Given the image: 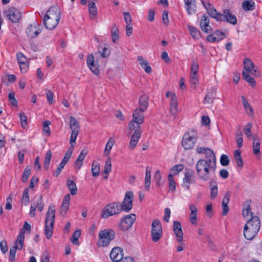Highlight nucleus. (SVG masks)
I'll list each match as a JSON object with an SVG mask.
<instances>
[{"label": "nucleus", "instance_id": "obj_1", "mask_svg": "<svg viewBox=\"0 0 262 262\" xmlns=\"http://www.w3.org/2000/svg\"><path fill=\"white\" fill-rule=\"evenodd\" d=\"M216 169L215 158L201 159L196 163V174L199 179L203 182L214 179Z\"/></svg>", "mask_w": 262, "mask_h": 262}, {"label": "nucleus", "instance_id": "obj_2", "mask_svg": "<svg viewBox=\"0 0 262 262\" xmlns=\"http://www.w3.org/2000/svg\"><path fill=\"white\" fill-rule=\"evenodd\" d=\"M201 2L207 13L216 21H226L233 25H235L237 24V18L230 9H225L222 13H220L216 11L208 0H201Z\"/></svg>", "mask_w": 262, "mask_h": 262}, {"label": "nucleus", "instance_id": "obj_3", "mask_svg": "<svg viewBox=\"0 0 262 262\" xmlns=\"http://www.w3.org/2000/svg\"><path fill=\"white\" fill-rule=\"evenodd\" d=\"M60 18V11L56 7H51L47 11L43 19L45 27L53 30L57 27Z\"/></svg>", "mask_w": 262, "mask_h": 262}, {"label": "nucleus", "instance_id": "obj_4", "mask_svg": "<svg viewBox=\"0 0 262 262\" xmlns=\"http://www.w3.org/2000/svg\"><path fill=\"white\" fill-rule=\"evenodd\" d=\"M260 227L259 217L255 216L249 219L244 227V235L248 240L252 239L257 234Z\"/></svg>", "mask_w": 262, "mask_h": 262}, {"label": "nucleus", "instance_id": "obj_5", "mask_svg": "<svg viewBox=\"0 0 262 262\" xmlns=\"http://www.w3.org/2000/svg\"><path fill=\"white\" fill-rule=\"evenodd\" d=\"M55 217V206H50L46 216L45 228V234L48 239H50L52 236Z\"/></svg>", "mask_w": 262, "mask_h": 262}, {"label": "nucleus", "instance_id": "obj_6", "mask_svg": "<svg viewBox=\"0 0 262 262\" xmlns=\"http://www.w3.org/2000/svg\"><path fill=\"white\" fill-rule=\"evenodd\" d=\"M197 139L196 131L194 129L188 130L183 135L181 145L185 150H190L194 146Z\"/></svg>", "mask_w": 262, "mask_h": 262}, {"label": "nucleus", "instance_id": "obj_7", "mask_svg": "<svg viewBox=\"0 0 262 262\" xmlns=\"http://www.w3.org/2000/svg\"><path fill=\"white\" fill-rule=\"evenodd\" d=\"M121 212L119 202H113L106 205L101 210L100 216L106 219L110 216L119 214Z\"/></svg>", "mask_w": 262, "mask_h": 262}, {"label": "nucleus", "instance_id": "obj_8", "mask_svg": "<svg viewBox=\"0 0 262 262\" xmlns=\"http://www.w3.org/2000/svg\"><path fill=\"white\" fill-rule=\"evenodd\" d=\"M114 237L115 232L113 230L101 231L99 234L98 245L101 247L106 246Z\"/></svg>", "mask_w": 262, "mask_h": 262}, {"label": "nucleus", "instance_id": "obj_9", "mask_svg": "<svg viewBox=\"0 0 262 262\" xmlns=\"http://www.w3.org/2000/svg\"><path fill=\"white\" fill-rule=\"evenodd\" d=\"M162 227L160 221L154 219L151 224V237L154 242H158L162 236Z\"/></svg>", "mask_w": 262, "mask_h": 262}, {"label": "nucleus", "instance_id": "obj_10", "mask_svg": "<svg viewBox=\"0 0 262 262\" xmlns=\"http://www.w3.org/2000/svg\"><path fill=\"white\" fill-rule=\"evenodd\" d=\"M136 216L135 214L131 213L123 216L119 223V228L123 231H126L130 228L136 221Z\"/></svg>", "mask_w": 262, "mask_h": 262}, {"label": "nucleus", "instance_id": "obj_11", "mask_svg": "<svg viewBox=\"0 0 262 262\" xmlns=\"http://www.w3.org/2000/svg\"><path fill=\"white\" fill-rule=\"evenodd\" d=\"M196 182V177L194 171L190 170H187L184 173V177L183 179L182 186L186 190H189L190 186L194 184Z\"/></svg>", "mask_w": 262, "mask_h": 262}, {"label": "nucleus", "instance_id": "obj_12", "mask_svg": "<svg viewBox=\"0 0 262 262\" xmlns=\"http://www.w3.org/2000/svg\"><path fill=\"white\" fill-rule=\"evenodd\" d=\"M134 199V194L131 191H127L120 207L121 211H124L126 212H129L133 207V202Z\"/></svg>", "mask_w": 262, "mask_h": 262}, {"label": "nucleus", "instance_id": "obj_13", "mask_svg": "<svg viewBox=\"0 0 262 262\" xmlns=\"http://www.w3.org/2000/svg\"><path fill=\"white\" fill-rule=\"evenodd\" d=\"M166 97H170V112L173 116H176L178 113V99L175 93L167 92L166 94Z\"/></svg>", "mask_w": 262, "mask_h": 262}, {"label": "nucleus", "instance_id": "obj_14", "mask_svg": "<svg viewBox=\"0 0 262 262\" xmlns=\"http://www.w3.org/2000/svg\"><path fill=\"white\" fill-rule=\"evenodd\" d=\"M5 14L13 23H17L21 17V12L15 8H10L5 11Z\"/></svg>", "mask_w": 262, "mask_h": 262}, {"label": "nucleus", "instance_id": "obj_15", "mask_svg": "<svg viewBox=\"0 0 262 262\" xmlns=\"http://www.w3.org/2000/svg\"><path fill=\"white\" fill-rule=\"evenodd\" d=\"M42 27L37 23L30 25L26 30L27 35L30 38L37 37L41 32Z\"/></svg>", "mask_w": 262, "mask_h": 262}, {"label": "nucleus", "instance_id": "obj_16", "mask_svg": "<svg viewBox=\"0 0 262 262\" xmlns=\"http://www.w3.org/2000/svg\"><path fill=\"white\" fill-rule=\"evenodd\" d=\"M87 66L90 70L95 75L99 74L100 70L98 61L94 59V56L92 54H89L87 57L86 60Z\"/></svg>", "mask_w": 262, "mask_h": 262}, {"label": "nucleus", "instance_id": "obj_17", "mask_svg": "<svg viewBox=\"0 0 262 262\" xmlns=\"http://www.w3.org/2000/svg\"><path fill=\"white\" fill-rule=\"evenodd\" d=\"M16 58L21 72L22 73H26L28 69V64L27 58L21 52H18L17 53Z\"/></svg>", "mask_w": 262, "mask_h": 262}, {"label": "nucleus", "instance_id": "obj_18", "mask_svg": "<svg viewBox=\"0 0 262 262\" xmlns=\"http://www.w3.org/2000/svg\"><path fill=\"white\" fill-rule=\"evenodd\" d=\"M244 64L245 71L243 72H247V73H250L255 76H259V72L256 69H254V64L250 59L248 58L245 59Z\"/></svg>", "mask_w": 262, "mask_h": 262}, {"label": "nucleus", "instance_id": "obj_19", "mask_svg": "<svg viewBox=\"0 0 262 262\" xmlns=\"http://www.w3.org/2000/svg\"><path fill=\"white\" fill-rule=\"evenodd\" d=\"M123 251L120 247L114 248L110 253V258L114 262H119L122 259Z\"/></svg>", "mask_w": 262, "mask_h": 262}, {"label": "nucleus", "instance_id": "obj_20", "mask_svg": "<svg viewBox=\"0 0 262 262\" xmlns=\"http://www.w3.org/2000/svg\"><path fill=\"white\" fill-rule=\"evenodd\" d=\"M173 230L178 242L182 243L183 240V233L182 230V225L180 222L175 221L173 223Z\"/></svg>", "mask_w": 262, "mask_h": 262}, {"label": "nucleus", "instance_id": "obj_21", "mask_svg": "<svg viewBox=\"0 0 262 262\" xmlns=\"http://www.w3.org/2000/svg\"><path fill=\"white\" fill-rule=\"evenodd\" d=\"M188 207L189 210H190V213L189 214L190 222L192 225H196L198 224V209L196 206L193 203L189 204Z\"/></svg>", "mask_w": 262, "mask_h": 262}, {"label": "nucleus", "instance_id": "obj_22", "mask_svg": "<svg viewBox=\"0 0 262 262\" xmlns=\"http://www.w3.org/2000/svg\"><path fill=\"white\" fill-rule=\"evenodd\" d=\"M196 151L198 154L205 155L204 159H210L215 158L213 151L209 148L198 146L196 148Z\"/></svg>", "mask_w": 262, "mask_h": 262}, {"label": "nucleus", "instance_id": "obj_23", "mask_svg": "<svg viewBox=\"0 0 262 262\" xmlns=\"http://www.w3.org/2000/svg\"><path fill=\"white\" fill-rule=\"evenodd\" d=\"M209 18L205 15H204L201 19L200 25L202 30L205 33H209L212 30L211 27L209 25Z\"/></svg>", "mask_w": 262, "mask_h": 262}, {"label": "nucleus", "instance_id": "obj_24", "mask_svg": "<svg viewBox=\"0 0 262 262\" xmlns=\"http://www.w3.org/2000/svg\"><path fill=\"white\" fill-rule=\"evenodd\" d=\"M251 201L250 200H247L245 202L243 205V215L244 217L248 219L249 218L251 219L252 217H254V216H253L252 213L251 211Z\"/></svg>", "mask_w": 262, "mask_h": 262}, {"label": "nucleus", "instance_id": "obj_25", "mask_svg": "<svg viewBox=\"0 0 262 262\" xmlns=\"http://www.w3.org/2000/svg\"><path fill=\"white\" fill-rule=\"evenodd\" d=\"M230 194L227 192L225 194L222 202V215H226L229 212V207L228 204L230 200Z\"/></svg>", "mask_w": 262, "mask_h": 262}, {"label": "nucleus", "instance_id": "obj_26", "mask_svg": "<svg viewBox=\"0 0 262 262\" xmlns=\"http://www.w3.org/2000/svg\"><path fill=\"white\" fill-rule=\"evenodd\" d=\"M141 132L139 131L135 132L131 137L129 143V148L133 150L136 147L140 137Z\"/></svg>", "mask_w": 262, "mask_h": 262}, {"label": "nucleus", "instance_id": "obj_27", "mask_svg": "<svg viewBox=\"0 0 262 262\" xmlns=\"http://www.w3.org/2000/svg\"><path fill=\"white\" fill-rule=\"evenodd\" d=\"M87 151L84 149L82 150L80 152L75 162L74 167L75 169L79 170L81 168L83 164V161L87 155Z\"/></svg>", "mask_w": 262, "mask_h": 262}, {"label": "nucleus", "instance_id": "obj_28", "mask_svg": "<svg viewBox=\"0 0 262 262\" xmlns=\"http://www.w3.org/2000/svg\"><path fill=\"white\" fill-rule=\"evenodd\" d=\"M25 231H24V229H21L17 237L14 246L16 247L18 250H21L23 248L25 240Z\"/></svg>", "mask_w": 262, "mask_h": 262}, {"label": "nucleus", "instance_id": "obj_29", "mask_svg": "<svg viewBox=\"0 0 262 262\" xmlns=\"http://www.w3.org/2000/svg\"><path fill=\"white\" fill-rule=\"evenodd\" d=\"M137 60L140 66L144 70L146 73L149 74L151 72L152 69L148 62L142 56H138L137 57Z\"/></svg>", "mask_w": 262, "mask_h": 262}, {"label": "nucleus", "instance_id": "obj_30", "mask_svg": "<svg viewBox=\"0 0 262 262\" xmlns=\"http://www.w3.org/2000/svg\"><path fill=\"white\" fill-rule=\"evenodd\" d=\"M148 105V97L146 95H142L139 101V107L137 108L141 111L144 112Z\"/></svg>", "mask_w": 262, "mask_h": 262}, {"label": "nucleus", "instance_id": "obj_31", "mask_svg": "<svg viewBox=\"0 0 262 262\" xmlns=\"http://www.w3.org/2000/svg\"><path fill=\"white\" fill-rule=\"evenodd\" d=\"M143 111L136 108L133 114V120L137 123L142 124L144 122V116Z\"/></svg>", "mask_w": 262, "mask_h": 262}, {"label": "nucleus", "instance_id": "obj_32", "mask_svg": "<svg viewBox=\"0 0 262 262\" xmlns=\"http://www.w3.org/2000/svg\"><path fill=\"white\" fill-rule=\"evenodd\" d=\"M210 199L213 200L216 198L218 194L217 185L214 179L210 180Z\"/></svg>", "mask_w": 262, "mask_h": 262}, {"label": "nucleus", "instance_id": "obj_33", "mask_svg": "<svg viewBox=\"0 0 262 262\" xmlns=\"http://www.w3.org/2000/svg\"><path fill=\"white\" fill-rule=\"evenodd\" d=\"M151 168L149 166L146 167L145 176L144 180V187L146 190H149L151 183Z\"/></svg>", "mask_w": 262, "mask_h": 262}, {"label": "nucleus", "instance_id": "obj_34", "mask_svg": "<svg viewBox=\"0 0 262 262\" xmlns=\"http://www.w3.org/2000/svg\"><path fill=\"white\" fill-rule=\"evenodd\" d=\"M119 31L117 26L114 24L112 27L111 37L113 42L118 43L119 39Z\"/></svg>", "mask_w": 262, "mask_h": 262}, {"label": "nucleus", "instance_id": "obj_35", "mask_svg": "<svg viewBox=\"0 0 262 262\" xmlns=\"http://www.w3.org/2000/svg\"><path fill=\"white\" fill-rule=\"evenodd\" d=\"M66 185L72 195H74L77 193V187L75 182L71 180L67 179Z\"/></svg>", "mask_w": 262, "mask_h": 262}, {"label": "nucleus", "instance_id": "obj_36", "mask_svg": "<svg viewBox=\"0 0 262 262\" xmlns=\"http://www.w3.org/2000/svg\"><path fill=\"white\" fill-rule=\"evenodd\" d=\"M71 200V196L70 194H66L63 200L62 206H61V212L66 213L69 209L70 206V202Z\"/></svg>", "mask_w": 262, "mask_h": 262}, {"label": "nucleus", "instance_id": "obj_37", "mask_svg": "<svg viewBox=\"0 0 262 262\" xmlns=\"http://www.w3.org/2000/svg\"><path fill=\"white\" fill-rule=\"evenodd\" d=\"M185 9L188 15H191L195 12L196 5L195 2H185Z\"/></svg>", "mask_w": 262, "mask_h": 262}, {"label": "nucleus", "instance_id": "obj_38", "mask_svg": "<svg viewBox=\"0 0 262 262\" xmlns=\"http://www.w3.org/2000/svg\"><path fill=\"white\" fill-rule=\"evenodd\" d=\"M260 140L258 138H254L252 144L253 152L255 155H260Z\"/></svg>", "mask_w": 262, "mask_h": 262}, {"label": "nucleus", "instance_id": "obj_39", "mask_svg": "<svg viewBox=\"0 0 262 262\" xmlns=\"http://www.w3.org/2000/svg\"><path fill=\"white\" fill-rule=\"evenodd\" d=\"M255 3L252 0H246L242 4L243 8L246 11L254 10L255 9Z\"/></svg>", "mask_w": 262, "mask_h": 262}, {"label": "nucleus", "instance_id": "obj_40", "mask_svg": "<svg viewBox=\"0 0 262 262\" xmlns=\"http://www.w3.org/2000/svg\"><path fill=\"white\" fill-rule=\"evenodd\" d=\"M168 183L169 191L174 193L176 191V183L173 177L171 174L168 175Z\"/></svg>", "mask_w": 262, "mask_h": 262}, {"label": "nucleus", "instance_id": "obj_41", "mask_svg": "<svg viewBox=\"0 0 262 262\" xmlns=\"http://www.w3.org/2000/svg\"><path fill=\"white\" fill-rule=\"evenodd\" d=\"M89 13L91 19H93L97 14L95 3L93 2H89Z\"/></svg>", "mask_w": 262, "mask_h": 262}, {"label": "nucleus", "instance_id": "obj_42", "mask_svg": "<svg viewBox=\"0 0 262 262\" xmlns=\"http://www.w3.org/2000/svg\"><path fill=\"white\" fill-rule=\"evenodd\" d=\"M187 27L190 32V34L193 38H194V39H198L200 38V31L196 28L190 25H188Z\"/></svg>", "mask_w": 262, "mask_h": 262}, {"label": "nucleus", "instance_id": "obj_43", "mask_svg": "<svg viewBox=\"0 0 262 262\" xmlns=\"http://www.w3.org/2000/svg\"><path fill=\"white\" fill-rule=\"evenodd\" d=\"M241 99L244 108L247 112V113L249 115H251L253 114V110L249 102L247 100L246 97L244 96H242Z\"/></svg>", "mask_w": 262, "mask_h": 262}, {"label": "nucleus", "instance_id": "obj_44", "mask_svg": "<svg viewBox=\"0 0 262 262\" xmlns=\"http://www.w3.org/2000/svg\"><path fill=\"white\" fill-rule=\"evenodd\" d=\"M183 168L184 166L182 164L176 165L170 169V173L169 174L172 175L173 177L174 176L178 174L183 170Z\"/></svg>", "mask_w": 262, "mask_h": 262}, {"label": "nucleus", "instance_id": "obj_45", "mask_svg": "<svg viewBox=\"0 0 262 262\" xmlns=\"http://www.w3.org/2000/svg\"><path fill=\"white\" fill-rule=\"evenodd\" d=\"M250 73H247V72H243L242 76L243 79L248 82L250 85L252 86H254L255 85V80L254 78L249 75Z\"/></svg>", "mask_w": 262, "mask_h": 262}, {"label": "nucleus", "instance_id": "obj_46", "mask_svg": "<svg viewBox=\"0 0 262 262\" xmlns=\"http://www.w3.org/2000/svg\"><path fill=\"white\" fill-rule=\"evenodd\" d=\"M70 128L72 129V131L77 130V132H79L80 127L78 122L76 118L73 116H71L70 118Z\"/></svg>", "mask_w": 262, "mask_h": 262}, {"label": "nucleus", "instance_id": "obj_47", "mask_svg": "<svg viewBox=\"0 0 262 262\" xmlns=\"http://www.w3.org/2000/svg\"><path fill=\"white\" fill-rule=\"evenodd\" d=\"M141 123H138L133 120H132L128 123V127L131 130L135 132L139 131L140 132H141Z\"/></svg>", "mask_w": 262, "mask_h": 262}, {"label": "nucleus", "instance_id": "obj_48", "mask_svg": "<svg viewBox=\"0 0 262 262\" xmlns=\"http://www.w3.org/2000/svg\"><path fill=\"white\" fill-rule=\"evenodd\" d=\"M52 156V151L51 150H48L46 153L43 163L44 168L46 170H48L49 168Z\"/></svg>", "mask_w": 262, "mask_h": 262}, {"label": "nucleus", "instance_id": "obj_49", "mask_svg": "<svg viewBox=\"0 0 262 262\" xmlns=\"http://www.w3.org/2000/svg\"><path fill=\"white\" fill-rule=\"evenodd\" d=\"M81 234L80 230H77L74 232L71 237V242L75 245L79 244L78 238Z\"/></svg>", "mask_w": 262, "mask_h": 262}, {"label": "nucleus", "instance_id": "obj_50", "mask_svg": "<svg viewBox=\"0 0 262 262\" xmlns=\"http://www.w3.org/2000/svg\"><path fill=\"white\" fill-rule=\"evenodd\" d=\"M114 144V141L112 139L110 138L105 146V148L104 151V156H108L111 151V150L112 148V147Z\"/></svg>", "mask_w": 262, "mask_h": 262}, {"label": "nucleus", "instance_id": "obj_51", "mask_svg": "<svg viewBox=\"0 0 262 262\" xmlns=\"http://www.w3.org/2000/svg\"><path fill=\"white\" fill-rule=\"evenodd\" d=\"M51 122L49 120H46L43 122L42 130L45 135L49 136L50 135V128L49 125L51 124Z\"/></svg>", "mask_w": 262, "mask_h": 262}, {"label": "nucleus", "instance_id": "obj_52", "mask_svg": "<svg viewBox=\"0 0 262 262\" xmlns=\"http://www.w3.org/2000/svg\"><path fill=\"white\" fill-rule=\"evenodd\" d=\"M91 170L93 176L95 177L98 176L100 173L99 164L94 162L93 163Z\"/></svg>", "mask_w": 262, "mask_h": 262}, {"label": "nucleus", "instance_id": "obj_53", "mask_svg": "<svg viewBox=\"0 0 262 262\" xmlns=\"http://www.w3.org/2000/svg\"><path fill=\"white\" fill-rule=\"evenodd\" d=\"M79 132H77V130H72L71 133V135L70 138V144H71V147L73 148V146L75 145L76 143V140L77 139V136L79 134Z\"/></svg>", "mask_w": 262, "mask_h": 262}, {"label": "nucleus", "instance_id": "obj_54", "mask_svg": "<svg viewBox=\"0 0 262 262\" xmlns=\"http://www.w3.org/2000/svg\"><path fill=\"white\" fill-rule=\"evenodd\" d=\"M112 169V163L111 159L110 157H107L105 161V166L104 168V172L106 174H108L111 171Z\"/></svg>", "mask_w": 262, "mask_h": 262}, {"label": "nucleus", "instance_id": "obj_55", "mask_svg": "<svg viewBox=\"0 0 262 262\" xmlns=\"http://www.w3.org/2000/svg\"><path fill=\"white\" fill-rule=\"evenodd\" d=\"M21 203L25 205H27L29 203V195L28 190L27 189H25L24 191Z\"/></svg>", "mask_w": 262, "mask_h": 262}, {"label": "nucleus", "instance_id": "obj_56", "mask_svg": "<svg viewBox=\"0 0 262 262\" xmlns=\"http://www.w3.org/2000/svg\"><path fill=\"white\" fill-rule=\"evenodd\" d=\"M31 174V169L29 168L28 166H27L25 170L23 172V176H22V182L24 183H25L27 181L30 175Z\"/></svg>", "mask_w": 262, "mask_h": 262}, {"label": "nucleus", "instance_id": "obj_57", "mask_svg": "<svg viewBox=\"0 0 262 262\" xmlns=\"http://www.w3.org/2000/svg\"><path fill=\"white\" fill-rule=\"evenodd\" d=\"M73 150V148L72 147H69L68 148L66 155H64V157L61 161L62 162L66 164L69 161L72 154Z\"/></svg>", "mask_w": 262, "mask_h": 262}, {"label": "nucleus", "instance_id": "obj_58", "mask_svg": "<svg viewBox=\"0 0 262 262\" xmlns=\"http://www.w3.org/2000/svg\"><path fill=\"white\" fill-rule=\"evenodd\" d=\"M230 160L226 155H222L220 158L221 164L223 166H226L229 165Z\"/></svg>", "mask_w": 262, "mask_h": 262}, {"label": "nucleus", "instance_id": "obj_59", "mask_svg": "<svg viewBox=\"0 0 262 262\" xmlns=\"http://www.w3.org/2000/svg\"><path fill=\"white\" fill-rule=\"evenodd\" d=\"M235 136L237 147L240 148L243 146V134L242 133H240L236 134Z\"/></svg>", "mask_w": 262, "mask_h": 262}, {"label": "nucleus", "instance_id": "obj_60", "mask_svg": "<svg viewBox=\"0 0 262 262\" xmlns=\"http://www.w3.org/2000/svg\"><path fill=\"white\" fill-rule=\"evenodd\" d=\"M251 128H252V124L251 123H248L246 125V126L244 128V134L247 137V138L249 139L252 136V132L251 131Z\"/></svg>", "mask_w": 262, "mask_h": 262}, {"label": "nucleus", "instance_id": "obj_61", "mask_svg": "<svg viewBox=\"0 0 262 262\" xmlns=\"http://www.w3.org/2000/svg\"><path fill=\"white\" fill-rule=\"evenodd\" d=\"M154 178L156 182V184L157 186L161 185L162 177L159 170H157L156 171Z\"/></svg>", "mask_w": 262, "mask_h": 262}, {"label": "nucleus", "instance_id": "obj_62", "mask_svg": "<svg viewBox=\"0 0 262 262\" xmlns=\"http://www.w3.org/2000/svg\"><path fill=\"white\" fill-rule=\"evenodd\" d=\"M199 68L198 62L193 61L191 63L190 73L198 74Z\"/></svg>", "mask_w": 262, "mask_h": 262}, {"label": "nucleus", "instance_id": "obj_63", "mask_svg": "<svg viewBox=\"0 0 262 262\" xmlns=\"http://www.w3.org/2000/svg\"><path fill=\"white\" fill-rule=\"evenodd\" d=\"M99 53L102 57L106 58L110 55L111 51L108 48L103 47L101 50H99Z\"/></svg>", "mask_w": 262, "mask_h": 262}, {"label": "nucleus", "instance_id": "obj_64", "mask_svg": "<svg viewBox=\"0 0 262 262\" xmlns=\"http://www.w3.org/2000/svg\"><path fill=\"white\" fill-rule=\"evenodd\" d=\"M19 117L21 122V125L23 128H26L27 125V117L24 114L22 113L19 114Z\"/></svg>", "mask_w": 262, "mask_h": 262}]
</instances>
